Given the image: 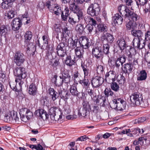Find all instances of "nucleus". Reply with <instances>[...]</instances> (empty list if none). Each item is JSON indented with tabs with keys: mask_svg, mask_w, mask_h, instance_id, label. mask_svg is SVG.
<instances>
[{
	"mask_svg": "<svg viewBox=\"0 0 150 150\" xmlns=\"http://www.w3.org/2000/svg\"><path fill=\"white\" fill-rule=\"evenodd\" d=\"M14 73L16 76L15 82L16 83H18L20 89L17 88L16 85L12 82H10V86L12 89L18 92L22 88V85L24 83L23 80L27 76L26 72L24 68L19 67L15 69L14 71Z\"/></svg>",
	"mask_w": 150,
	"mask_h": 150,
	"instance_id": "f257e3e1",
	"label": "nucleus"
},
{
	"mask_svg": "<svg viewBox=\"0 0 150 150\" xmlns=\"http://www.w3.org/2000/svg\"><path fill=\"white\" fill-rule=\"evenodd\" d=\"M19 113L21 120L25 122H27L33 116V112L26 108L21 109Z\"/></svg>",
	"mask_w": 150,
	"mask_h": 150,
	"instance_id": "f03ea898",
	"label": "nucleus"
},
{
	"mask_svg": "<svg viewBox=\"0 0 150 150\" xmlns=\"http://www.w3.org/2000/svg\"><path fill=\"white\" fill-rule=\"evenodd\" d=\"M100 10L99 5L97 3H94L91 4L88 7L87 12L88 14L94 16L98 14Z\"/></svg>",
	"mask_w": 150,
	"mask_h": 150,
	"instance_id": "7ed1b4c3",
	"label": "nucleus"
},
{
	"mask_svg": "<svg viewBox=\"0 0 150 150\" xmlns=\"http://www.w3.org/2000/svg\"><path fill=\"white\" fill-rule=\"evenodd\" d=\"M102 45L94 46L92 49V53L96 59L102 58L103 54L102 52Z\"/></svg>",
	"mask_w": 150,
	"mask_h": 150,
	"instance_id": "20e7f679",
	"label": "nucleus"
},
{
	"mask_svg": "<svg viewBox=\"0 0 150 150\" xmlns=\"http://www.w3.org/2000/svg\"><path fill=\"white\" fill-rule=\"evenodd\" d=\"M25 60V57L23 53L21 52L15 53L13 58V61L16 65L18 66L21 65Z\"/></svg>",
	"mask_w": 150,
	"mask_h": 150,
	"instance_id": "39448f33",
	"label": "nucleus"
},
{
	"mask_svg": "<svg viewBox=\"0 0 150 150\" xmlns=\"http://www.w3.org/2000/svg\"><path fill=\"white\" fill-rule=\"evenodd\" d=\"M142 99H143L142 96V95L139 93H134L130 97L131 102L137 105H140V102Z\"/></svg>",
	"mask_w": 150,
	"mask_h": 150,
	"instance_id": "423d86ee",
	"label": "nucleus"
},
{
	"mask_svg": "<svg viewBox=\"0 0 150 150\" xmlns=\"http://www.w3.org/2000/svg\"><path fill=\"white\" fill-rule=\"evenodd\" d=\"M132 45L134 49H142L145 46V42L142 38H135L133 40Z\"/></svg>",
	"mask_w": 150,
	"mask_h": 150,
	"instance_id": "0eeeda50",
	"label": "nucleus"
},
{
	"mask_svg": "<svg viewBox=\"0 0 150 150\" xmlns=\"http://www.w3.org/2000/svg\"><path fill=\"white\" fill-rule=\"evenodd\" d=\"M58 111V110L56 107L51 108L49 110L50 114V116L51 119L55 121L58 120L59 119L62 118V116L61 114L58 115L56 114V113Z\"/></svg>",
	"mask_w": 150,
	"mask_h": 150,
	"instance_id": "6e6552de",
	"label": "nucleus"
},
{
	"mask_svg": "<svg viewBox=\"0 0 150 150\" xmlns=\"http://www.w3.org/2000/svg\"><path fill=\"white\" fill-rule=\"evenodd\" d=\"M124 21H127V20H128L130 21L135 22L137 21L139 19V16L133 11L129 10V13H127L125 15Z\"/></svg>",
	"mask_w": 150,
	"mask_h": 150,
	"instance_id": "1a4fd4ad",
	"label": "nucleus"
},
{
	"mask_svg": "<svg viewBox=\"0 0 150 150\" xmlns=\"http://www.w3.org/2000/svg\"><path fill=\"white\" fill-rule=\"evenodd\" d=\"M79 42L80 46L85 49H87L90 46L89 40L86 36H82L80 37Z\"/></svg>",
	"mask_w": 150,
	"mask_h": 150,
	"instance_id": "9d476101",
	"label": "nucleus"
},
{
	"mask_svg": "<svg viewBox=\"0 0 150 150\" xmlns=\"http://www.w3.org/2000/svg\"><path fill=\"white\" fill-rule=\"evenodd\" d=\"M116 76V73L115 71H110L107 72L105 75V80L108 83L114 82Z\"/></svg>",
	"mask_w": 150,
	"mask_h": 150,
	"instance_id": "9b49d317",
	"label": "nucleus"
},
{
	"mask_svg": "<svg viewBox=\"0 0 150 150\" xmlns=\"http://www.w3.org/2000/svg\"><path fill=\"white\" fill-rule=\"evenodd\" d=\"M54 83L56 85L55 88L58 91L61 89L60 87L62 85L63 82H64V79L62 78L61 76H59L58 77L56 75H54Z\"/></svg>",
	"mask_w": 150,
	"mask_h": 150,
	"instance_id": "f8f14e48",
	"label": "nucleus"
},
{
	"mask_svg": "<svg viewBox=\"0 0 150 150\" xmlns=\"http://www.w3.org/2000/svg\"><path fill=\"white\" fill-rule=\"evenodd\" d=\"M103 82V79L102 77L96 76L92 78L91 82L93 87H97L100 86Z\"/></svg>",
	"mask_w": 150,
	"mask_h": 150,
	"instance_id": "ddd939ff",
	"label": "nucleus"
},
{
	"mask_svg": "<svg viewBox=\"0 0 150 150\" xmlns=\"http://www.w3.org/2000/svg\"><path fill=\"white\" fill-rule=\"evenodd\" d=\"M22 25V22L19 18H14L12 24L13 30L15 31L18 30Z\"/></svg>",
	"mask_w": 150,
	"mask_h": 150,
	"instance_id": "4468645a",
	"label": "nucleus"
},
{
	"mask_svg": "<svg viewBox=\"0 0 150 150\" xmlns=\"http://www.w3.org/2000/svg\"><path fill=\"white\" fill-rule=\"evenodd\" d=\"M112 21V24H114L115 25H120L123 22V19L118 13H116L113 17Z\"/></svg>",
	"mask_w": 150,
	"mask_h": 150,
	"instance_id": "2eb2a0df",
	"label": "nucleus"
},
{
	"mask_svg": "<svg viewBox=\"0 0 150 150\" xmlns=\"http://www.w3.org/2000/svg\"><path fill=\"white\" fill-rule=\"evenodd\" d=\"M129 10H130L125 5H120L118 7V11L122 16H124L125 18V15L127 13H129Z\"/></svg>",
	"mask_w": 150,
	"mask_h": 150,
	"instance_id": "dca6fc26",
	"label": "nucleus"
},
{
	"mask_svg": "<svg viewBox=\"0 0 150 150\" xmlns=\"http://www.w3.org/2000/svg\"><path fill=\"white\" fill-rule=\"evenodd\" d=\"M64 45L63 43H61L56 48L58 56L64 57L65 55V52L63 50Z\"/></svg>",
	"mask_w": 150,
	"mask_h": 150,
	"instance_id": "f3484780",
	"label": "nucleus"
},
{
	"mask_svg": "<svg viewBox=\"0 0 150 150\" xmlns=\"http://www.w3.org/2000/svg\"><path fill=\"white\" fill-rule=\"evenodd\" d=\"M126 59L124 55H120L115 62V64L116 67L118 68L120 65H122L123 63L125 62Z\"/></svg>",
	"mask_w": 150,
	"mask_h": 150,
	"instance_id": "a211bd4d",
	"label": "nucleus"
},
{
	"mask_svg": "<svg viewBox=\"0 0 150 150\" xmlns=\"http://www.w3.org/2000/svg\"><path fill=\"white\" fill-rule=\"evenodd\" d=\"M117 108L118 110L122 111L125 109L126 106V102L121 98H117Z\"/></svg>",
	"mask_w": 150,
	"mask_h": 150,
	"instance_id": "6ab92c4d",
	"label": "nucleus"
},
{
	"mask_svg": "<svg viewBox=\"0 0 150 150\" xmlns=\"http://www.w3.org/2000/svg\"><path fill=\"white\" fill-rule=\"evenodd\" d=\"M15 0H0V4L2 8L7 9L9 8L10 3L13 2Z\"/></svg>",
	"mask_w": 150,
	"mask_h": 150,
	"instance_id": "aec40b11",
	"label": "nucleus"
},
{
	"mask_svg": "<svg viewBox=\"0 0 150 150\" xmlns=\"http://www.w3.org/2000/svg\"><path fill=\"white\" fill-rule=\"evenodd\" d=\"M132 64L127 63L123 65L122 69L124 73L129 74L132 71Z\"/></svg>",
	"mask_w": 150,
	"mask_h": 150,
	"instance_id": "412c9836",
	"label": "nucleus"
},
{
	"mask_svg": "<svg viewBox=\"0 0 150 150\" xmlns=\"http://www.w3.org/2000/svg\"><path fill=\"white\" fill-rule=\"evenodd\" d=\"M147 73L144 70L141 71L138 75L137 77V80L142 81L145 80L147 77Z\"/></svg>",
	"mask_w": 150,
	"mask_h": 150,
	"instance_id": "4be33fe9",
	"label": "nucleus"
},
{
	"mask_svg": "<svg viewBox=\"0 0 150 150\" xmlns=\"http://www.w3.org/2000/svg\"><path fill=\"white\" fill-rule=\"evenodd\" d=\"M69 73V71L67 70H64L62 73V78L64 79L65 83H68L69 81L70 76Z\"/></svg>",
	"mask_w": 150,
	"mask_h": 150,
	"instance_id": "5701e85b",
	"label": "nucleus"
},
{
	"mask_svg": "<svg viewBox=\"0 0 150 150\" xmlns=\"http://www.w3.org/2000/svg\"><path fill=\"white\" fill-rule=\"evenodd\" d=\"M75 54L79 58L83 57L84 53V50L80 47H77L74 50Z\"/></svg>",
	"mask_w": 150,
	"mask_h": 150,
	"instance_id": "b1692460",
	"label": "nucleus"
},
{
	"mask_svg": "<svg viewBox=\"0 0 150 150\" xmlns=\"http://www.w3.org/2000/svg\"><path fill=\"white\" fill-rule=\"evenodd\" d=\"M97 31L100 32H105L108 30V28L106 25L104 24L99 23L98 24L97 28Z\"/></svg>",
	"mask_w": 150,
	"mask_h": 150,
	"instance_id": "393cba45",
	"label": "nucleus"
},
{
	"mask_svg": "<svg viewBox=\"0 0 150 150\" xmlns=\"http://www.w3.org/2000/svg\"><path fill=\"white\" fill-rule=\"evenodd\" d=\"M120 49L122 50H124L127 47V45L125 40L123 38L119 39L117 42Z\"/></svg>",
	"mask_w": 150,
	"mask_h": 150,
	"instance_id": "a878e982",
	"label": "nucleus"
},
{
	"mask_svg": "<svg viewBox=\"0 0 150 150\" xmlns=\"http://www.w3.org/2000/svg\"><path fill=\"white\" fill-rule=\"evenodd\" d=\"M37 91V88L35 84L32 83L29 86V93L30 94L35 95Z\"/></svg>",
	"mask_w": 150,
	"mask_h": 150,
	"instance_id": "bb28decb",
	"label": "nucleus"
},
{
	"mask_svg": "<svg viewBox=\"0 0 150 150\" xmlns=\"http://www.w3.org/2000/svg\"><path fill=\"white\" fill-rule=\"evenodd\" d=\"M131 33L132 35L137 37V38H142L143 34V32L139 30H132L131 31Z\"/></svg>",
	"mask_w": 150,
	"mask_h": 150,
	"instance_id": "cd10ccee",
	"label": "nucleus"
},
{
	"mask_svg": "<svg viewBox=\"0 0 150 150\" xmlns=\"http://www.w3.org/2000/svg\"><path fill=\"white\" fill-rule=\"evenodd\" d=\"M50 94L53 100L54 101L58 97L57 93L55 91L54 89L50 88L49 89Z\"/></svg>",
	"mask_w": 150,
	"mask_h": 150,
	"instance_id": "c85d7f7f",
	"label": "nucleus"
},
{
	"mask_svg": "<svg viewBox=\"0 0 150 150\" xmlns=\"http://www.w3.org/2000/svg\"><path fill=\"white\" fill-rule=\"evenodd\" d=\"M48 41L47 40H45V41H44L43 49H45L47 50L49 53H52L53 50V49L52 47H51L50 45H48Z\"/></svg>",
	"mask_w": 150,
	"mask_h": 150,
	"instance_id": "c756f323",
	"label": "nucleus"
},
{
	"mask_svg": "<svg viewBox=\"0 0 150 150\" xmlns=\"http://www.w3.org/2000/svg\"><path fill=\"white\" fill-rule=\"evenodd\" d=\"M58 93L61 98L65 100H67L68 98L69 95L67 92L64 91H62L61 90L58 91Z\"/></svg>",
	"mask_w": 150,
	"mask_h": 150,
	"instance_id": "7c9ffc66",
	"label": "nucleus"
},
{
	"mask_svg": "<svg viewBox=\"0 0 150 150\" xmlns=\"http://www.w3.org/2000/svg\"><path fill=\"white\" fill-rule=\"evenodd\" d=\"M81 67L83 71L84 74V78H86L90 73L89 70L87 66L83 64L81 65Z\"/></svg>",
	"mask_w": 150,
	"mask_h": 150,
	"instance_id": "2f4dec72",
	"label": "nucleus"
},
{
	"mask_svg": "<svg viewBox=\"0 0 150 150\" xmlns=\"http://www.w3.org/2000/svg\"><path fill=\"white\" fill-rule=\"evenodd\" d=\"M70 91L73 95L77 96L78 94V92L75 84H73L71 86Z\"/></svg>",
	"mask_w": 150,
	"mask_h": 150,
	"instance_id": "473e14b6",
	"label": "nucleus"
},
{
	"mask_svg": "<svg viewBox=\"0 0 150 150\" xmlns=\"http://www.w3.org/2000/svg\"><path fill=\"white\" fill-rule=\"evenodd\" d=\"M89 114V111L86 110L82 108V109H81L79 111L78 115L79 116H82L85 117L88 115Z\"/></svg>",
	"mask_w": 150,
	"mask_h": 150,
	"instance_id": "72a5a7b5",
	"label": "nucleus"
},
{
	"mask_svg": "<svg viewBox=\"0 0 150 150\" xmlns=\"http://www.w3.org/2000/svg\"><path fill=\"white\" fill-rule=\"evenodd\" d=\"M7 32L8 30L6 26L3 25L0 26V35H4L7 33Z\"/></svg>",
	"mask_w": 150,
	"mask_h": 150,
	"instance_id": "f704fd0d",
	"label": "nucleus"
},
{
	"mask_svg": "<svg viewBox=\"0 0 150 150\" xmlns=\"http://www.w3.org/2000/svg\"><path fill=\"white\" fill-rule=\"evenodd\" d=\"M106 101V99L105 97L101 96L100 98L98 97L96 100V103L102 106L105 105V103Z\"/></svg>",
	"mask_w": 150,
	"mask_h": 150,
	"instance_id": "c9c22d12",
	"label": "nucleus"
},
{
	"mask_svg": "<svg viewBox=\"0 0 150 150\" xmlns=\"http://www.w3.org/2000/svg\"><path fill=\"white\" fill-rule=\"evenodd\" d=\"M110 87L111 88L115 91H118L120 89V87L115 82H111Z\"/></svg>",
	"mask_w": 150,
	"mask_h": 150,
	"instance_id": "e433bc0d",
	"label": "nucleus"
},
{
	"mask_svg": "<svg viewBox=\"0 0 150 150\" xmlns=\"http://www.w3.org/2000/svg\"><path fill=\"white\" fill-rule=\"evenodd\" d=\"M103 53L106 55H108L110 53V46L108 44H104L103 46Z\"/></svg>",
	"mask_w": 150,
	"mask_h": 150,
	"instance_id": "4c0bfd02",
	"label": "nucleus"
},
{
	"mask_svg": "<svg viewBox=\"0 0 150 150\" xmlns=\"http://www.w3.org/2000/svg\"><path fill=\"white\" fill-rule=\"evenodd\" d=\"M65 64L69 66L72 65L74 63L73 60H71V57L70 56H67L65 60Z\"/></svg>",
	"mask_w": 150,
	"mask_h": 150,
	"instance_id": "58836bf2",
	"label": "nucleus"
},
{
	"mask_svg": "<svg viewBox=\"0 0 150 150\" xmlns=\"http://www.w3.org/2000/svg\"><path fill=\"white\" fill-rule=\"evenodd\" d=\"M76 15L75 16L78 19L79 21L81 19H83L84 17L82 11L81 10H78V11L76 13Z\"/></svg>",
	"mask_w": 150,
	"mask_h": 150,
	"instance_id": "ea45409f",
	"label": "nucleus"
},
{
	"mask_svg": "<svg viewBox=\"0 0 150 150\" xmlns=\"http://www.w3.org/2000/svg\"><path fill=\"white\" fill-rule=\"evenodd\" d=\"M32 32L29 31L26 32L25 35V39L27 42H29L31 39L32 37Z\"/></svg>",
	"mask_w": 150,
	"mask_h": 150,
	"instance_id": "a19ab883",
	"label": "nucleus"
},
{
	"mask_svg": "<svg viewBox=\"0 0 150 150\" xmlns=\"http://www.w3.org/2000/svg\"><path fill=\"white\" fill-rule=\"evenodd\" d=\"M82 105V108L86 110L89 112L90 110L91 109L90 105L88 102H83Z\"/></svg>",
	"mask_w": 150,
	"mask_h": 150,
	"instance_id": "79ce46f5",
	"label": "nucleus"
},
{
	"mask_svg": "<svg viewBox=\"0 0 150 150\" xmlns=\"http://www.w3.org/2000/svg\"><path fill=\"white\" fill-rule=\"evenodd\" d=\"M76 30L80 33H81L83 30V25L82 23L77 25L76 27Z\"/></svg>",
	"mask_w": 150,
	"mask_h": 150,
	"instance_id": "37998d69",
	"label": "nucleus"
},
{
	"mask_svg": "<svg viewBox=\"0 0 150 150\" xmlns=\"http://www.w3.org/2000/svg\"><path fill=\"white\" fill-rule=\"evenodd\" d=\"M68 21L72 25L75 24L76 23H78L79 21L78 19L75 16L73 18L69 17Z\"/></svg>",
	"mask_w": 150,
	"mask_h": 150,
	"instance_id": "c03bdc74",
	"label": "nucleus"
},
{
	"mask_svg": "<svg viewBox=\"0 0 150 150\" xmlns=\"http://www.w3.org/2000/svg\"><path fill=\"white\" fill-rule=\"evenodd\" d=\"M35 47L34 45H33L32 43L28 45L27 48V52L28 53H30V51H31L32 52H33L35 51Z\"/></svg>",
	"mask_w": 150,
	"mask_h": 150,
	"instance_id": "a18cd8bd",
	"label": "nucleus"
},
{
	"mask_svg": "<svg viewBox=\"0 0 150 150\" xmlns=\"http://www.w3.org/2000/svg\"><path fill=\"white\" fill-rule=\"evenodd\" d=\"M104 93L105 96L107 97L109 96H112L114 95L113 92L111 91L110 88H106L104 91Z\"/></svg>",
	"mask_w": 150,
	"mask_h": 150,
	"instance_id": "49530a36",
	"label": "nucleus"
},
{
	"mask_svg": "<svg viewBox=\"0 0 150 150\" xmlns=\"http://www.w3.org/2000/svg\"><path fill=\"white\" fill-rule=\"evenodd\" d=\"M4 120L7 122H12L13 121L12 115L11 114H6L4 117Z\"/></svg>",
	"mask_w": 150,
	"mask_h": 150,
	"instance_id": "de8ad7c7",
	"label": "nucleus"
},
{
	"mask_svg": "<svg viewBox=\"0 0 150 150\" xmlns=\"http://www.w3.org/2000/svg\"><path fill=\"white\" fill-rule=\"evenodd\" d=\"M70 9L74 13H76L78 10L77 6L75 4L73 3L71 4L70 5Z\"/></svg>",
	"mask_w": 150,
	"mask_h": 150,
	"instance_id": "09e8293b",
	"label": "nucleus"
},
{
	"mask_svg": "<svg viewBox=\"0 0 150 150\" xmlns=\"http://www.w3.org/2000/svg\"><path fill=\"white\" fill-rule=\"evenodd\" d=\"M79 74L78 71H76L74 73V82L76 84H78L79 81Z\"/></svg>",
	"mask_w": 150,
	"mask_h": 150,
	"instance_id": "8fccbe9b",
	"label": "nucleus"
},
{
	"mask_svg": "<svg viewBox=\"0 0 150 150\" xmlns=\"http://www.w3.org/2000/svg\"><path fill=\"white\" fill-rule=\"evenodd\" d=\"M91 110L94 114H96L98 112L100 109L98 106L93 105L92 106V108Z\"/></svg>",
	"mask_w": 150,
	"mask_h": 150,
	"instance_id": "3c124183",
	"label": "nucleus"
},
{
	"mask_svg": "<svg viewBox=\"0 0 150 150\" xmlns=\"http://www.w3.org/2000/svg\"><path fill=\"white\" fill-rule=\"evenodd\" d=\"M107 36L106 40H107V41L110 43H111L114 40V38L113 35L110 33L107 34Z\"/></svg>",
	"mask_w": 150,
	"mask_h": 150,
	"instance_id": "603ef678",
	"label": "nucleus"
},
{
	"mask_svg": "<svg viewBox=\"0 0 150 150\" xmlns=\"http://www.w3.org/2000/svg\"><path fill=\"white\" fill-rule=\"evenodd\" d=\"M96 71L98 74H102L103 71V67L101 65H96Z\"/></svg>",
	"mask_w": 150,
	"mask_h": 150,
	"instance_id": "864d4df0",
	"label": "nucleus"
},
{
	"mask_svg": "<svg viewBox=\"0 0 150 150\" xmlns=\"http://www.w3.org/2000/svg\"><path fill=\"white\" fill-rule=\"evenodd\" d=\"M54 13L55 14L57 15H58L60 13L61 11L60 8H59L58 6H55L53 9Z\"/></svg>",
	"mask_w": 150,
	"mask_h": 150,
	"instance_id": "5fc2aeb1",
	"label": "nucleus"
},
{
	"mask_svg": "<svg viewBox=\"0 0 150 150\" xmlns=\"http://www.w3.org/2000/svg\"><path fill=\"white\" fill-rule=\"evenodd\" d=\"M78 42V41L77 39H75L74 40H72L70 44V46L72 49L75 48L77 47Z\"/></svg>",
	"mask_w": 150,
	"mask_h": 150,
	"instance_id": "6e6d98bb",
	"label": "nucleus"
},
{
	"mask_svg": "<svg viewBox=\"0 0 150 150\" xmlns=\"http://www.w3.org/2000/svg\"><path fill=\"white\" fill-rule=\"evenodd\" d=\"M117 81L120 84H124L125 83V77L120 75L118 76Z\"/></svg>",
	"mask_w": 150,
	"mask_h": 150,
	"instance_id": "4d7b16f0",
	"label": "nucleus"
},
{
	"mask_svg": "<svg viewBox=\"0 0 150 150\" xmlns=\"http://www.w3.org/2000/svg\"><path fill=\"white\" fill-rule=\"evenodd\" d=\"M82 82L83 83V86L86 87H88L90 84L89 80L88 79H86V78H84V79L82 80Z\"/></svg>",
	"mask_w": 150,
	"mask_h": 150,
	"instance_id": "13d9d810",
	"label": "nucleus"
},
{
	"mask_svg": "<svg viewBox=\"0 0 150 150\" xmlns=\"http://www.w3.org/2000/svg\"><path fill=\"white\" fill-rule=\"evenodd\" d=\"M144 41H148L150 40V31H147L145 34Z\"/></svg>",
	"mask_w": 150,
	"mask_h": 150,
	"instance_id": "bf43d9fd",
	"label": "nucleus"
},
{
	"mask_svg": "<svg viewBox=\"0 0 150 150\" xmlns=\"http://www.w3.org/2000/svg\"><path fill=\"white\" fill-rule=\"evenodd\" d=\"M141 106L144 107H147L149 105L148 101L147 100H143V99H142L141 102H140V105Z\"/></svg>",
	"mask_w": 150,
	"mask_h": 150,
	"instance_id": "052dcab7",
	"label": "nucleus"
},
{
	"mask_svg": "<svg viewBox=\"0 0 150 150\" xmlns=\"http://www.w3.org/2000/svg\"><path fill=\"white\" fill-rule=\"evenodd\" d=\"M15 13L13 10H10L7 13V17L9 18H12L14 17Z\"/></svg>",
	"mask_w": 150,
	"mask_h": 150,
	"instance_id": "680f3d73",
	"label": "nucleus"
},
{
	"mask_svg": "<svg viewBox=\"0 0 150 150\" xmlns=\"http://www.w3.org/2000/svg\"><path fill=\"white\" fill-rule=\"evenodd\" d=\"M13 117V121L14 119L15 120V122H19V117L17 116V113L16 112L14 113V112L13 113V115H12Z\"/></svg>",
	"mask_w": 150,
	"mask_h": 150,
	"instance_id": "e2e57ef3",
	"label": "nucleus"
},
{
	"mask_svg": "<svg viewBox=\"0 0 150 150\" xmlns=\"http://www.w3.org/2000/svg\"><path fill=\"white\" fill-rule=\"evenodd\" d=\"M54 30L57 33L60 32V26L59 25L55 24L54 26Z\"/></svg>",
	"mask_w": 150,
	"mask_h": 150,
	"instance_id": "0e129e2a",
	"label": "nucleus"
},
{
	"mask_svg": "<svg viewBox=\"0 0 150 150\" xmlns=\"http://www.w3.org/2000/svg\"><path fill=\"white\" fill-rule=\"evenodd\" d=\"M117 99H114L111 104V106L113 108L117 109Z\"/></svg>",
	"mask_w": 150,
	"mask_h": 150,
	"instance_id": "69168bd1",
	"label": "nucleus"
},
{
	"mask_svg": "<svg viewBox=\"0 0 150 150\" xmlns=\"http://www.w3.org/2000/svg\"><path fill=\"white\" fill-rule=\"evenodd\" d=\"M86 28L88 31L89 33H91L93 29V27L91 24H88L86 26Z\"/></svg>",
	"mask_w": 150,
	"mask_h": 150,
	"instance_id": "338daca9",
	"label": "nucleus"
},
{
	"mask_svg": "<svg viewBox=\"0 0 150 150\" xmlns=\"http://www.w3.org/2000/svg\"><path fill=\"white\" fill-rule=\"evenodd\" d=\"M94 92L93 90L88 89V94L89 95L91 96L92 98L94 97Z\"/></svg>",
	"mask_w": 150,
	"mask_h": 150,
	"instance_id": "774afa93",
	"label": "nucleus"
}]
</instances>
